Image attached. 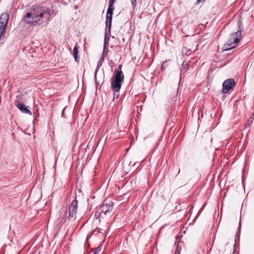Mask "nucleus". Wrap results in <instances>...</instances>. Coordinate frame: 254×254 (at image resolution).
Listing matches in <instances>:
<instances>
[{"label": "nucleus", "instance_id": "f257e3e1", "mask_svg": "<svg viewBox=\"0 0 254 254\" xmlns=\"http://www.w3.org/2000/svg\"><path fill=\"white\" fill-rule=\"evenodd\" d=\"M50 12V9L47 7L33 5L31 7L30 12L25 16L24 19L26 20V19L31 18V20L28 21L29 23L34 25L40 24L43 19L47 20L49 18Z\"/></svg>", "mask_w": 254, "mask_h": 254}, {"label": "nucleus", "instance_id": "f03ea898", "mask_svg": "<svg viewBox=\"0 0 254 254\" xmlns=\"http://www.w3.org/2000/svg\"><path fill=\"white\" fill-rule=\"evenodd\" d=\"M114 203L110 200H105L103 204L96 208L95 217L100 221L106 216H110L113 209Z\"/></svg>", "mask_w": 254, "mask_h": 254}, {"label": "nucleus", "instance_id": "7ed1b4c3", "mask_svg": "<svg viewBox=\"0 0 254 254\" xmlns=\"http://www.w3.org/2000/svg\"><path fill=\"white\" fill-rule=\"evenodd\" d=\"M9 19V15L7 12H3L0 15V45L3 43L1 41L4 39Z\"/></svg>", "mask_w": 254, "mask_h": 254}, {"label": "nucleus", "instance_id": "20e7f679", "mask_svg": "<svg viewBox=\"0 0 254 254\" xmlns=\"http://www.w3.org/2000/svg\"><path fill=\"white\" fill-rule=\"evenodd\" d=\"M241 38V31L238 30L237 32L232 33L229 38L226 44L225 45V50L228 51L235 48Z\"/></svg>", "mask_w": 254, "mask_h": 254}, {"label": "nucleus", "instance_id": "39448f33", "mask_svg": "<svg viewBox=\"0 0 254 254\" xmlns=\"http://www.w3.org/2000/svg\"><path fill=\"white\" fill-rule=\"evenodd\" d=\"M124 75L122 70H117L114 79L111 83V87H113L115 89H121L122 83L124 81Z\"/></svg>", "mask_w": 254, "mask_h": 254}, {"label": "nucleus", "instance_id": "423d86ee", "mask_svg": "<svg viewBox=\"0 0 254 254\" xmlns=\"http://www.w3.org/2000/svg\"><path fill=\"white\" fill-rule=\"evenodd\" d=\"M78 201L75 198L70 203L68 207V215L67 218L69 220H75L77 212Z\"/></svg>", "mask_w": 254, "mask_h": 254}, {"label": "nucleus", "instance_id": "0eeeda50", "mask_svg": "<svg viewBox=\"0 0 254 254\" xmlns=\"http://www.w3.org/2000/svg\"><path fill=\"white\" fill-rule=\"evenodd\" d=\"M236 82L233 78H229L224 81L222 84V92L224 94L228 93L235 86Z\"/></svg>", "mask_w": 254, "mask_h": 254}, {"label": "nucleus", "instance_id": "6e6552de", "mask_svg": "<svg viewBox=\"0 0 254 254\" xmlns=\"http://www.w3.org/2000/svg\"><path fill=\"white\" fill-rule=\"evenodd\" d=\"M17 108L23 114L31 115L32 113L28 109V106H26L22 103H19L17 104Z\"/></svg>", "mask_w": 254, "mask_h": 254}, {"label": "nucleus", "instance_id": "1a4fd4ad", "mask_svg": "<svg viewBox=\"0 0 254 254\" xmlns=\"http://www.w3.org/2000/svg\"><path fill=\"white\" fill-rule=\"evenodd\" d=\"M112 21V17H106V28L105 32H107V33L111 32Z\"/></svg>", "mask_w": 254, "mask_h": 254}, {"label": "nucleus", "instance_id": "9d476101", "mask_svg": "<svg viewBox=\"0 0 254 254\" xmlns=\"http://www.w3.org/2000/svg\"><path fill=\"white\" fill-rule=\"evenodd\" d=\"M110 35H111V32L107 33V32H105L104 50H105L106 48H108L109 40H110Z\"/></svg>", "mask_w": 254, "mask_h": 254}, {"label": "nucleus", "instance_id": "9b49d317", "mask_svg": "<svg viewBox=\"0 0 254 254\" xmlns=\"http://www.w3.org/2000/svg\"><path fill=\"white\" fill-rule=\"evenodd\" d=\"M16 47V45L14 44V42L12 44H8L7 48L8 50L10 51V56L11 57L15 58V55L13 53V51H15L14 49Z\"/></svg>", "mask_w": 254, "mask_h": 254}, {"label": "nucleus", "instance_id": "f8f14e48", "mask_svg": "<svg viewBox=\"0 0 254 254\" xmlns=\"http://www.w3.org/2000/svg\"><path fill=\"white\" fill-rule=\"evenodd\" d=\"M114 9V6L109 5L108 8L107 9L106 17H113V11Z\"/></svg>", "mask_w": 254, "mask_h": 254}, {"label": "nucleus", "instance_id": "ddd939ff", "mask_svg": "<svg viewBox=\"0 0 254 254\" xmlns=\"http://www.w3.org/2000/svg\"><path fill=\"white\" fill-rule=\"evenodd\" d=\"M78 54V46L77 44H76L73 50V57L74 58V60L76 62L78 61V57L77 56Z\"/></svg>", "mask_w": 254, "mask_h": 254}, {"label": "nucleus", "instance_id": "4468645a", "mask_svg": "<svg viewBox=\"0 0 254 254\" xmlns=\"http://www.w3.org/2000/svg\"><path fill=\"white\" fill-rule=\"evenodd\" d=\"M189 69V64L187 63L183 62L182 65L181 71L186 72Z\"/></svg>", "mask_w": 254, "mask_h": 254}, {"label": "nucleus", "instance_id": "2eb2a0df", "mask_svg": "<svg viewBox=\"0 0 254 254\" xmlns=\"http://www.w3.org/2000/svg\"><path fill=\"white\" fill-rule=\"evenodd\" d=\"M102 249V245H100L98 247L93 249L92 251L90 253V254H98Z\"/></svg>", "mask_w": 254, "mask_h": 254}, {"label": "nucleus", "instance_id": "dca6fc26", "mask_svg": "<svg viewBox=\"0 0 254 254\" xmlns=\"http://www.w3.org/2000/svg\"><path fill=\"white\" fill-rule=\"evenodd\" d=\"M112 89L113 90V91H114V96H113V100L115 99H117L119 98V96L120 95V93H119V91L121 89H115L113 87H112Z\"/></svg>", "mask_w": 254, "mask_h": 254}, {"label": "nucleus", "instance_id": "f3484780", "mask_svg": "<svg viewBox=\"0 0 254 254\" xmlns=\"http://www.w3.org/2000/svg\"><path fill=\"white\" fill-rule=\"evenodd\" d=\"M104 58L103 57V56L101 58L100 60H99V61H98V64H97V66H98V68L102 64V62L104 61Z\"/></svg>", "mask_w": 254, "mask_h": 254}, {"label": "nucleus", "instance_id": "a211bd4d", "mask_svg": "<svg viewBox=\"0 0 254 254\" xmlns=\"http://www.w3.org/2000/svg\"><path fill=\"white\" fill-rule=\"evenodd\" d=\"M166 64H167V62H164L162 64V66H161V68H162V70H163L165 69V66L166 65Z\"/></svg>", "mask_w": 254, "mask_h": 254}, {"label": "nucleus", "instance_id": "6ab92c4d", "mask_svg": "<svg viewBox=\"0 0 254 254\" xmlns=\"http://www.w3.org/2000/svg\"><path fill=\"white\" fill-rule=\"evenodd\" d=\"M115 2V0H109V5H113Z\"/></svg>", "mask_w": 254, "mask_h": 254}, {"label": "nucleus", "instance_id": "aec40b11", "mask_svg": "<svg viewBox=\"0 0 254 254\" xmlns=\"http://www.w3.org/2000/svg\"><path fill=\"white\" fill-rule=\"evenodd\" d=\"M136 1L137 0H131V2L133 6L136 5Z\"/></svg>", "mask_w": 254, "mask_h": 254}, {"label": "nucleus", "instance_id": "412c9836", "mask_svg": "<svg viewBox=\"0 0 254 254\" xmlns=\"http://www.w3.org/2000/svg\"><path fill=\"white\" fill-rule=\"evenodd\" d=\"M98 70V68L95 70V73H94V77H95V80H96V79H97V73Z\"/></svg>", "mask_w": 254, "mask_h": 254}, {"label": "nucleus", "instance_id": "4be33fe9", "mask_svg": "<svg viewBox=\"0 0 254 254\" xmlns=\"http://www.w3.org/2000/svg\"><path fill=\"white\" fill-rule=\"evenodd\" d=\"M14 59H12V60H11V61L10 62V64H9V66H9H9H12V64H13V63H14Z\"/></svg>", "mask_w": 254, "mask_h": 254}, {"label": "nucleus", "instance_id": "5701e85b", "mask_svg": "<svg viewBox=\"0 0 254 254\" xmlns=\"http://www.w3.org/2000/svg\"><path fill=\"white\" fill-rule=\"evenodd\" d=\"M122 65L121 64H120L119 65V67H118V69L119 70H121V68H122Z\"/></svg>", "mask_w": 254, "mask_h": 254}, {"label": "nucleus", "instance_id": "b1692460", "mask_svg": "<svg viewBox=\"0 0 254 254\" xmlns=\"http://www.w3.org/2000/svg\"><path fill=\"white\" fill-rule=\"evenodd\" d=\"M26 204H27V203H26V201H24V202L23 203V205H24V207L26 206ZM22 205H23V204Z\"/></svg>", "mask_w": 254, "mask_h": 254}, {"label": "nucleus", "instance_id": "393cba45", "mask_svg": "<svg viewBox=\"0 0 254 254\" xmlns=\"http://www.w3.org/2000/svg\"><path fill=\"white\" fill-rule=\"evenodd\" d=\"M11 227H12V223H11L10 224V225H9V228H10V229L11 228Z\"/></svg>", "mask_w": 254, "mask_h": 254}, {"label": "nucleus", "instance_id": "a878e982", "mask_svg": "<svg viewBox=\"0 0 254 254\" xmlns=\"http://www.w3.org/2000/svg\"><path fill=\"white\" fill-rule=\"evenodd\" d=\"M11 135H12L13 137H14V132H12L11 133Z\"/></svg>", "mask_w": 254, "mask_h": 254}, {"label": "nucleus", "instance_id": "bb28decb", "mask_svg": "<svg viewBox=\"0 0 254 254\" xmlns=\"http://www.w3.org/2000/svg\"><path fill=\"white\" fill-rule=\"evenodd\" d=\"M24 207H22V210H23V209H24ZM20 210H21V208H20Z\"/></svg>", "mask_w": 254, "mask_h": 254}, {"label": "nucleus", "instance_id": "cd10ccee", "mask_svg": "<svg viewBox=\"0 0 254 254\" xmlns=\"http://www.w3.org/2000/svg\"><path fill=\"white\" fill-rule=\"evenodd\" d=\"M63 112H64V111H63V114H62V116H63V117L64 116V113H63Z\"/></svg>", "mask_w": 254, "mask_h": 254}, {"label": "nucleus", "instance_id": "c85d7f7f", "mask_svg": "<svg viewBox=\"0 0 254 254\" xmlns=\"http://www.w3.org/2000/svg\"><path fill=\"white\" fill-rule=\"evenodd\" d=\"M201 0H197L198 2L200 1Z\"/></svg>", "mask_w": 254, "mask_h": 254}]
</instances>
